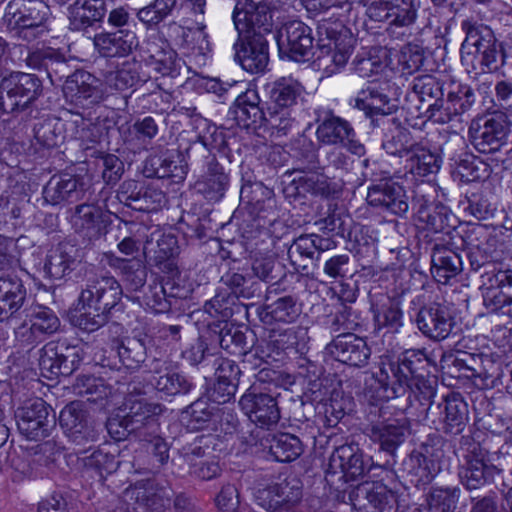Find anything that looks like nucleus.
Segmentation results:
<instances>
[{"label": "nucleus", "mask_w": 512, "mask_h": 512, "mask_svg": "<svg viewBox=\"0 0 512 512\" xmlns=\"http://www.w3.org/2000/svg\"><path fill=\"white\" fill-rule=\"evenodd\" d=\"M317 37L314 51L312 29L300 20L282 24L275 35L281 56L297 62L314 57L318 69L334 74L348 62L355 39L341 22L327 18L318 21Z\"/></svg>", "instance_id": "1"}, {"label": "nucleus", "mask_w": 512, "mask_h": 512, "mask_svg": "<svg viewBox=\"0 0 512 512\" xmlns=\"http://www.w3.org/2000/svg\"><path fill=\"white\" fill-rule=\"evenodd\" d=\"M123 289L110 275L88 278L78 297L77 314L71 322L75 327L94 332L107 321V314L120 302Z\"/></svg>", "instance_id": "2"}, {"label": "nucleus", "mask_w": 512, "mask_h": 512, "mask_svg": "<svg viewBox=\"0 0 512 512\" xmlns=\"http://www.w3.org/2000/svg\"><path fill=\"white\" fill-rule=\"evenodd\" d=\"M49 16L50 8L43 0H11L3 19L17 38L32 42L48 32Z\"/></svg>", "instance_id": "3"}, {"label": "nucleus", "mask_w": 512, "mask_h": 512, "mask_svg": "<svg viewBox=\"0 0 512 512\" xmlns=\"http://www.w3.org/2000/svg\"><path fill=\"white\" fill-rule=\"evenodd\" d=\"M304 87L291 77H281L271 86L267 104L268 128L280 136L292 128L295 117L294 107L303 97Z\"/></svg>", "instance_id": "4"}, {"label": "nucleus", "mask_w": 512, "mask_h": 512, "mask_svg": "<svg viewBox=\"0 0 512 512\" xmlns=\"http://www.w3.org/2000/svg\"><path fill=\"white\" fill-rule=\"evenodd\" d=\"M461 61L467 67H474L479 59L482 69L495 72L505 64V53L493 31L484 25L471 27L460 49Z\"/></svg>", "instance_id": "5"}, {"label": "nucleus", "mask_w": 512, "mask_h": 512, "mask_svg": "<svg viewBox=\"0 0 512 512\" xmlns=\"http://www.w3.org/2000/svg\"><path fill=\"white\" fill-rule=\"evenodd\" d=\"M162 412L161 404L140 399L132 403L126 416L109 418L106 429L109 435L117 441L125 440L128 437L138 440L155 431L156 417Z\"/></svg>", "instance_id": "6"}, {"label": "nucleus", "mask_w": 512, "mask_h": 512, "mask_svg": "<svg viewBox=\"0 0 512 512\" xmlns=\"http://www.w3.org/2000/svg\"><path fill=\"white\" fill-rule=\"evenodd\" d=\"M42 92L43 85L38 76L13 72L0 83V110L4 113L25 112Z\"/></svg>", "instance_id": "7"}, {"label": "nucleus", "mask_w": 512, "mask_h": 512, "mask_svg": "<svg viewBox=\"0 0 512 512\" xmlns=\"http://www.w3.org/2000/svg\"><path fill=\"white\" fill-rule=\"evenodd\" d=\"M83 348L70 344L66 339L51 341L39 351V368L42 376L53 379L71 375L83 359Z\"/></svg>", "instance_id": "8"}, {"label": "nucleus", "mask_w": 512, "mask_h": 512, "mask_svg": "<svg viewBox=\"0 0 512 512\" xmlns=\"http://www.w3.org/2000/svg\"><path fill=\"white\" fill-rule=\"evenodd\" d=\"M240 37L269 34L273 30V10L264 1L238 0L232 14Z\"/></svg>", "instance_id": "9"}, {"label": "nucleus", "mask_w": 512, "mask_h": 512, "mask_svg": "<svg viewBox=\"0 0 512 512\" xmlns=\"http://www.w3.org/2000/svg\"><path fill=\"white\" fill-rule=\"evenodd\" d=\"M419 0H374L366 6V16L374 22L392 27H409L417 19Z\"/></svg>", "instance_id": "10"}, {"label": "nucleus", "mask_w": 512, "mask_h": 512, "mask_svg": "<svg viewBox=\"0 0 512 512\" xmlns=\"http://www.w3.org/2000/svg\"><path fill=\"white\" fill-rule=\"evenodd\" d=\"M19 432L31 440L48 436L55 424V416L50 415V407L41 398L25 401L15 412Z\"/></svg>", "instance_id": "11"}, {"label": "nucleus", "mask_w": 512, "mask_h": 512, "mask_svg": "<svg viewBox=\"0 0 512 512\" xmlns=\"http://www.w3.org/2000/svg\"><path fill=\"white\" fill-rule=\"evenodd\" d=\"M192 151H199L207 154L206 171L195 183V189L210 201H219L225 194L229 184V176L224 168L217 161L215 155H211L208 150V143L203 136H198L197 140L191 144Z\"/></svg>", "instance_id": "12"}, {"label": "nucleus", "mask_w": 512, "mask_h": 512, "mask_svg": "<svg viewBox=\"0 0 512 512\" xmlns=\"http://www.w3.org/2000/svg\"><path fill=\"white\" fill-rule=\"evenodd\" d=\"M239 406L250 421L260 427L270 428L280 420V409L276 397L262 391L255 384L241 396Z\"/></svg>", "instance_id": "13"}, {"label": "nucleus", "mask_w": 512, "mask_h": 512, "mask_svg": "<svg viewBox=\"0 0 512 512\" xmlns=\"http://www.w3.org/2000/svg\"><path fill=\"white\" fill-rule=\"evenodd\" d=\"M59 423L68 439L77 446L95 442L98 438L84 405L79 401H73L62 409Z\"/></svg>", "instance_id": "14"}, {"label": "nucleus", "mask_w": 512, "mask_h": 512, "mask_svg": "<svg viewBox=\"0 0 512 512\" xmlns=\"http://www.w3.org/2000/svg\"><path fill=\"white\" fill-rule=\"evenodd\" d=\"M27 68L46 73L51 83L61 81L70 71L65 55L50 46L28 48L24 59Z\"/></svg>", "instance_id": "15"}, {"label": "nucleus", "mask_w": 512, "mask_h": 512, "mask_svg": "<svg viewBox=\"0 0 512 512\" xmlns=\"http://www.w3.org/2000/svg\"><path fill=\"white\" fill-rule=\"evenodd\" d=\"M326 350L337 361L353 367H364L371 356V349L367 342L350 332L337 335L327 345Z\"/></svg>", "instance_id": "16"}, {"label": "nucleus", "mask_w": 512, "mask_h": 512, "mask_svg": "<svg viewBox=\"0 0 512 512\" xmlns=\"http://www.w3.org/2000/svg\"><path fill=\"white\" fill-rule=\"evenodd\" d=\"M475 145L482 152L497 151L507 142L510 125L504 113H493L489 117L480 119L477 128H473Z\"/></svg>", "instance_id": "17"}, {"label": "nucleus", "mask_w": 512, "mask_h": 512, "mask_svg": "<svg viewBox=\"0 0 512 512\" xmlns=\"http://www.w3.org/2000/svg\"><path fill=\"white\" fill-rule=\"evenodd\" d=\"M63 93L67 100L82 107L98 103L102 99L101 81L91 73L77 70L66 75Z\"/></svg>", "instance_id": "18"}, {"label": "nucleus", "mask_w": 512, "mask_h": 512, "mask_svg": "<svg viewBox=\"0 0 512 512\" xmlns=\"http://www.w3.org/2000/svg\"><path fill=\"white\" fill-rule=\"evenodd\" d=\"M375 382L379 385L377 400H388L403 396L408 390V378L398 362L388 356L380 358L378 371L373 374Z\"/></svg>", "instance_id": "19"}, {"label": "nucleus", "mask_w": 512, "mask_h": 512, "mask_svg": "<svg viewBox=\"0 0 512 512\" xmlns=\"http://www.w3.org/2000/svg\"><path fill=\"white\" fill-rule=\"evenodd\" d=\"M235 59L250 73H260L269 62L268 41L263 35L244 36L234 44Z\"/></svg>", "instance_id": "20"}, {"label": "nucleus", "mask_w": 512, "mask_h": 512, "mask_svg": "<svg viewBox=\"0 0 512 512\" xmlns=\"http://www.w3.org/2000/svg\"><path fill=\"white\" fill-rule=\"evenodd\" d=\"M366 200L370 206L395 215L406 213L409 207L404 189L392 181L380 182L369 187Z\"/></svg>", "instance_id": "21"}, {"label": "nucleus", "mask_w": 512, "mask_h": 512, "mask_svg": "<svg viewBox=\"0 0 512 512\" xmlns=\"http://www.w3.org/2000/svg\"><path fill=\"white\" fill-rule=\"evenodd\" d=\"M93 45L102 57H125L138 47L139 40L132 29L106 31L95 34Z\"/></svg>", "instance_id": "22"}, {"label": "nucleus", "mask_w": 512, "mask_h": 512, "mask_svg": "<svg viewBox=\"0 0 512 512\" xmlns=\"http://www.w3.org/2000/svg\"><path fill=\"white\" fill-rule=\"evenodd\" d=\"M27 290L17 273L0 277V322L13 318L23 307Z\"/></svg>", "instance_id": "23"}, {"label": "nucleus", "mask_w": 512, "mask_h": 512, "mask_svg": "<svg viewBox=\"0 0 512 512\" xmlns=\"http://www.w3.org/2000/svg\"><path fill=\"white\" fill-rule=\"evenodd\" d=\"M330 461L333 467H339L350 480L363 476L371 467V458L366 457L355 444H345L336 448Z\"/></svg>", "instance_id": "24"}, {"label": "nucleus", "mask_w": 512, "mask_h": 512, "mask_svg": "<svg viewBox=\"0 0 512 512\" xmlns=\"http://www.w3.org/2000/svg\"><path fill=\"white\" fill-rule=\"evenodd\" d=\"M144 255L155 266L172 271V259L178 254L177 238L171 234L151 233L144 245Z\"/></svg>", "instance_id": "25"}, {"label": "nucleus", "mask_w": 512, "mask_h": 512, "mask_svg": "<svg viewBox=\"0 0 512 512\" xmlns=\"http://www.w3.org/2000/svg\"><path fill=\"white\" fill-rule=\"evenodd\" d=\"M136 185L135 181H127L121 186L118 198L126 206L141 212H153L165 203V194L161 190L147 187L135 192Z\"/></svg>", "instance_id": "26"}, {"label": "nucleus", "mask_w": 512, "mask_h": 512, "mask_svg": "<svg viewBox=\"0 0 512 512\" xmlns=\"http://www.w3.org/2000/svg\"><path fill=\"white\" fill-rule=\"evenodd\" d=\"M83 183L70 174L54 175L43 189L45 201L51 205L73 202L82 198Z\"/></svg>", "instance_id": "27"}, {"label": "nucleus", "mask_w": 512, "mask_h": 512, "mask_svg": "<svg viewBox=\"0 0 512 512\" xmlns=\"http://www.w3.org/2000/svg\"><path fill=\"white\" fill-rule=\"evenodd\" d=\"M106 0H76L69 7V29L83 32L103 21Z\"/></svg>", "instance_id": "28"}, {"label": "nucleus", "mask_w": 512, "mask_h": 512, "mask_svg": "<svg viewBox=\"0 0 512 512\" xmlns=\"http://www.w3.org/2000/svg\"><path fill=\"white\" fill-rule=\"evenodd\" d=\"M234 118L240 126L268 127L267 106L260 107V98L256 91L248 90L239 95L233 109Z\"/></svg>", "instance_id": "29"}, {"label": "nucleus", "mask_w": 512, "mask_h": 512, "mask_svg": "<svg viewBox=\"0 0 512 512\" xmlns=\"http://www.w3.org/2000/svg\"><path fill=\"white\" fill-rule=\"evenodd\" d=\"M182 292L183 289L176 286L172 280L165 283L153 280L144 289L142 296H138L137 299L155 313H164L170 310L172 299L184 296Z\"/></svg>", "instance_id": "30"}, {"label": "nucleus", "mask_w": 512, "mask_h": 512, "mask_svg": "<svg viewBox=\"0 0 512 512\" xmlns=\"http://www.w3.org/2000/svg\"><path fill=\"white\" fill-rule=\"evenodd\" d=\"M406 433V425L398 419L378 422L368 428L370 439L378 443L381 450L391 455L404 442Z\"/></svg>", "instance_id": "31"}, {"label": "nucleus", "mask_w": 512, "mask_h": 512, "mask_svg": "<svg viewBox=\"0 0 512 512\" xmlns=\"http://www.w3.org/2000/svg\"><path fill=\"white\" fill-rule=\"evenodd\" d=\"M103 212L94 204H79L71 215L70 223L74 231L88 239H97L101 235Z\"/></svg>", "instance_id": "32"}, {"label": "nucleus", "mask_w": 512, "mask_h": 512, "mask_svg": "<svg viewBox=\"0 0 512 512\" xmlns=\"http://www.w3.org/2000/svg\"><path fill=\"white\" fill-rule=\"evenodd\" d=\"M77 249L68 243L59 244L46 256L43 271L50 279H62L77 266Z\"/></svg>", "instance_id": "33"}, {"label": "nucleus", "mask_w": 512, "mask_h": 512, "mask_svg": "<svg viewBox=\"0 0 512 512\" xmlns=\"http://www.w3.org/2000/svg\"><path fill=\"white\" fill-rule=\"evenodd\" d=\"M151 338L148 335L126 337L113 346L122 365L130 370L139 369L147 359Z\"/></svg>", "instance_id": "34"}, {"label": "nucleus", "mask_w": 512, "mask_h": 512, "mask_svg": "<svg viewBox=\"0 0 512 512\" xmlns=\"http://www.w3.org/2000/svg\"><path fill=\"white\" fill-rule=\"evenodd\" d=\"M109 265L120 271L123 286L127 292H138L144 288L147 281V268L137 258L123 259L114 255L109 256Z\"/></svg>", "instance_id": "35"}, {"label": "nucleus", "mask_w": 512, "mask_h": 512, "mask_svg": "<svg viewBox=\"0 0 512 512\" xmlns=\"http://www.w3.org/2000/svg\"><path fill=\"white\" fill-rule=\"evenodd\" d=\"M146 54V64L156 72L163 76L171 77L179 74L181 59L178 58L177 53L167 43H150Z\"/></svg>", "instance_id": "36"}, {"label": "nucleus", "mask_w": 512, "mask_h": 512, "mask_svg": "<svg viewBox=\"0 0 512 512\" xmlns=\"http://www.w3.org/2000/svg\"><path fill=\"white\" fill-rule=\"evenodd\" d=\"M381 122L391 132V138L382 143V147L387 153L406 158L419 144L409 129L399 126L396 118L384 117Z\"/></svg>", "instance_id": "37"}, {"label": "nucleus", "mask_w": 512, "mask_h": 512, "mask_svg": "<svg viewBox=\"0 0 512 512\" xmlns=\"http://www.w3.org/2000/svg\"><path fill=\"white\" fill-rule=\"evenodd\" d=\"M195 27L183 29L181 49L183 53L197 62H203L211 52L209 36L204 21H195Z\"/></svg>", "instance_id": "38"}, {"label": "nucleus", "mask_w": 512, "mask_h": 512, "mask_svg": "<svg viewBox=\"0 0 512 512\" xmlns=\"http://www.w3.org/2000/svg\"><path fill=\"white\" fill-rule=\"evenodd\" d=\"M317 140L326 145L344 144L349 136H355L351 124L338 116L328 113L316 129Z\"/></svg>", "instance_id": "39"}, {"label": "nucleus", "mask_w": 512, "mask_h": 512, "mask_svg": "<svg viewBox=\"0 0 512 512\" xmlns=\"http://www.w3.org/2000/svg\"><path fill=\"white\" fill-rule=\"evenodd\" d=\"M258 315L265 324L274 322L291 323L299 315L296 299L291 295L279 297L259 308Z\"/></svg>", "instance_id": "40"}, {"label": "nucleus", "mask_w": 512, "mask_h": 512, "mask_svg": "<svg viewBox=\"0 0 512 512\" xmlns=\"http://www.w3.org/2000/svg\"><path fill=\"white\" fill-rule=\"evenodd\" d=\"M416 323L418 328L432 339L440 341L448 336L446 311L439 305L420 309Z\"/></svg>", "instance_id": "41"}, {"label": "nucleus", "mask_w": 512, "mask_h": 512, "mask_svg": "<svg viewBox=\"0 0 512 512\" xmlns=\"http://www.w3.org/2000/svg\"><path fill=\"white\" fill-rule=\"evenodd\" d=\"M356 497L364 499L379 512H394L395 494L381 482L364 483L357 488Z\"/></svg>", "instance_id": "42"}, {"label": "nucleus", "mask_w": 512, "mask_h": 512, "mask_svg": "<svg viewBox=\"0 0 512 512\" xmlns=\"http://www.w3.org/2000/svg\"><path fill=\"white\" fill-rule=\"evenodd\" d=\"M221 283L237 298L255 299L262 296L263 287L251 275L229 270L221 277Z\"/></svg>", "instance_id": "43"}, {"label": "nucleus", "mask_w": 512, "mask_h": 512, "mask_svg": "<svg viewBox=\"0 0 512 512\" xmlns=\"http://www.w3.org/2000/svg\"><path fill=\"white\" fill-rule=\"evenodd\" d=\"M441 158L418 144L405 158V169L414 176L424 177L440 169Z\"/></svg>", "instance_id": "44"}, {"label": "nucleus", "mask_w": 512, "mask_h": 512, "mask_svg": "<svg viewBox=\"0 0 512 512\" xmlns=\"http://www.w3.org/2000/svg\"><path fill=\"white\" fill-rule=\"evenodd\" d=\"M269 453L278 462H291L303 452L300 439L289 433H280L267 439Z\"/></svg>", "instance_id": "45"}, {"label": "nucleus", "mask_w": 512, "mask_h": 512, "mask_svg": "<svg viewBox=\"0 0 512 512\" xmlns=\"http://www.w3.org/2000/svg\"><path fill=\"white\" fill-rule=\"evenodd\" d=\"M315 243L310 234L296 238L288 248V258L294 269L301 274L309 273V262L314 259Z\"/></svg>", "instance_id": "46"}, {"label": "nucleus", "mask_w": 512, "mask_h": 512, "mask_svg": "<svg viewBox=\"0 0 512 512\" xmlns=\"http://www.w3.org/2000/svg\"><path fill=\"white\" fill-rule=\"evenodd\" d=\"M154 387L166 396H179L188 394L193 383L182 373L171 369L166 375L154 377Z\"/></svg>", "instance_id": "47"}, {"label": "nucleus", "mask_w": 512, "mask_h": 512, "mask_svg": "<svg viewBox=\"0 0 512 512\" xmlns=\"http://www.w3.org/2000/svg\"><path fill=\"white\" fill-rule=\"evenodd\" d=\"M401 303L398 298L386 297L375 313V321L380 327H386L392 332L398 331L403 325Z\"/></svg>", "instance_id": "48"}, {"label": "nucleus", "mask_w": 512, "mask_h": 512, "mask_svg": "<svg viewBox=\"0 0 512 512\" xmlns=\"http://www.w3.org/2000/svg\"><path fill=\"white\" fill-rule=\"evenodd\" d=\"M389 97L376 87L363 89L355 99V107L365 111L367 115L381 114L384 118V107L389 103Z\"/></svg>", "instance_id": "49"}, {"label": "nucleus", "mask_w": 512, "mask_h": 512, "mask_svg": "<svg viewBox=\"0 0 512 512\" xmlns=\"http://www.w3.org/2000/svg\"><path fill=\"white\" fill-rule=\"evenodd\" d=\"M106 81L111 88L123 91L135 86L142 81L137 71V64L131 61H125L115 71L110 72Z\"/></svg>", "instance_id": "50"}, {"label": "nucleus", "mask_w": 512, "mask_h": 512, "mask_svg": "<svg viewBox=\"0 0 512 512\" xmlns=\"http://www.w3.org/2000/svg\"><path fill=\"white\" fill-rule=\"evenodd\" d=\"M92 156L96 167L102 169V177L107 184H114L121 178L124 165L119 157L102 151H96Z\"/></svg>", "instance_id": "51"}, {"label": "nucleus", "mask_w": 512, "mask_h": 512, "mask_svg": "<svg viewBox=\"0 0 512 512\" xmlns=\"http://www.w3.org/2000/svg\"><path fill=\"white\" fill-rule=\"evenodd\" d=\"M450 104L455 107L456 115H460L458 119V129L455 131L457 135L459 131L464 129L465 119L462 117L473 102L474 93L472 89L467 85H461L459 83L450 82Z\"/></svg>", "instance_id": "52"}, {"label": "nucleus", "mask_w": 512, "mask_h": 512, "mask_svg": "<svg viewBox=\"0 0 512 512\" xmlns=\"http://www.w3.org/2000/svg\"><path fill=\"white\" fill-rule=\"evenodd\" d=\"M159 416L156 417V429L151 435L139 438L138 440L146 443V451L152 455L153 465L163 466L169 459V445L159 435L160 423Z\"/></svg>", "instance_id": "53"}, {"label": "nucleus", "mask_w": 512, "mask_h": 512, "mask_svg": "<svg viewBox=\"0 0 512 512\" xmlns=\"http://www.w3.org/2000/svg\"><path fill=\"white\" fill-rule=\"evenodd\" d=\"M396 362L408 378V388L412 379L423 377L426 356L420 350H406Z\"/></svg>", "instance_id": "54"}, {"label": "nucleus", "mask_w": 512, "mask_h": 512, "mask_svg": "<svg viewBox=\"0 0 512 512\" xmlns=\"http://www.w3.org/2000/svg\"><path fill=\"white\" fill-rule=\"evenodd\" d=\"M35 139L43 147H57L65 139L59 122L45 120L34 128Z\"/></svg>", "instance_id": "55"}, {"label": "nucleus", "mask_w": 512, "mask_h": 512, "mask_svg": "<svg viewBox=\"0 0 512 512\" xmlns=\"http://www.w3.org/2000/svg\"><path fill=\"white\" fill-rule=\"evenodd\" d=\"M298 183L305 192L311 193L315 196L327 198L336 191L328 178L322 174H306L298 179Z\"/></svg>", "instance_id": "56"}, {"label": "nucleus", "mask_w": 512, "mask_h": 512, "mask_svg": "<svg viewBox=\"0 0 512 512\" xmlns=\"http://www.w3.org/2000/svg\"><path fill=\"white\" fill-rule=\"evenodd\" d=\"M16 268H19L20 273L25 272L20 268L16 242L13 238L0 235V269L9 273Z\"/></svg>", "instance_id": "57"}, {"label": "nucleus", "mask_w": 512, "mask_h": 512, "mask_svg": "<svg viewBox=\"0 0 512 512\" xmlns=\"http://www.w3.org/2000/svg\"><path fill=\"white\" fill-rule=\"evenodd\" d=\"M217 406L214 402L199 398L187 408V413L191 422L197 424L196 428H202L206 423L214 421Z\"/></svg>", "instance_id": "58"}, {"label": "nucleus", "mask_w": 512, "mask_h": 512, "mask_svg": "<svg viewBox=\"0 0 512 512\" xmlns=\"http://www.w3.org/2000/svg\"><path fill=\"white\" fill-rule=\"evenodd\" d=\"M324 274L332 280L343 279L353 274L351 259L348 254L334 255L327 259L323 265Z\"/></svg>", "instance_id": "59"}, {"label": "nucleus", "mask_w": 512, "mask_h": 512, "mask_svg": "<svg viewBox=\"0 0 512 512\" xmlns=\"http://www.w3.org/2000/svg\"><path fill=\"white\" fill-rule=\"evenodd\" d=\"M349 400L336 395L323 404L324 424L335 427L345 416Z\"/></svg>", "instance_id": "60"}, {"label": "nucleus", "mask_w": 512, "mask_h": 512, "mask_svg": "<svg viewBox=\"0 0 512 512\" xmlns=\"http://www.w3.org/2000/svg\"><path fill=\"white\" fill-rule=\"evenodd\" d=\"M31 321L43 340L45 337L57 332L60 327L59 318L47 308L40 309L33 314Z\"/></svg>", "instance_id": "61"}, {"label": "nucleus", "mask_w": 512, "mask_h": 512, "mask_svg": "<svg viewBox=\"0 0 512 512\" xmlns=\"http://www.w3.org/2000/svg\"><path fill=\"white\" fill-rule=\"evenodd\" d=\"M304 334V330L300 327H290L281 331L274 332L271 336L274 347L278 350L299 351V338Z\"/></svg>", "instance_id": "62"}, {"label": "nucleus", "mask_w": 512, "mask_h": 512, "mask_svg": "<svg viewBox=\"0 0 512 512\" xmlns=\"http://www.w3.org/2000/svg\"><path fill=\"white\" fill-rule=\"evenodd\" d=\"M460 476L466 480L465 484L469 489H475L485 482L486 465L482 459L469 460Z\"/></svg>", "instance_id": "63"}, {"label": "nucleus", "mask_w": 512, "mask_h": 512, "mask_svg": "<svg viewBox=\"0 0 512 512\" xmlns=\"http://www.w3.org/2000/svg\"><path fill=\"white\" fill-rule=\"evenodd\" d=\"M215 502L221 512H236L240 504L238 489L230 483L223 485Z\"/></svg>", "instance_id": "64"}]
</instances>
